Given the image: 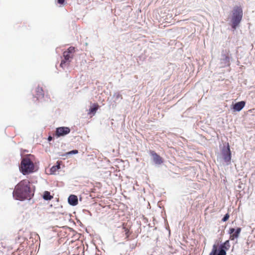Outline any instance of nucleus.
Masks as SVG:
<instances>
[{"mask_svg": "<svg viewBox=\"0 0 255 255\" xmlns=\"http://www.w3.org/2000/svg\"><path fill=\"white\" fill-rule=\"evenodd\" d=\"M19 169L23 175L31 173L34 170V163L28 157H23L21 160Z\"/></svg>", "mask_w": 255, "mask_h": 255, "instance_id": "2", "label": "nucleus"}, {"mask_svg": "<svg viewBox=\"0 0 255 255\" xmlns=\"http://www.w3.org/2000/svg\"><path fill=\"white\" fill-rule=\"evenodd\" d=\"M229 53L230 51L228 50H223L222 51V58L221 59L222 62L224 63L223 66H227L230 65V57H229Z\"/></svg>", "mask_w": 255, "mask_h": 255, "instance_id": "8", "label": "nucleus"}, {"mask_svg": "<svg viewBox=\"0 0 255 255\" xmlns=\"http://www.w3.org/2000/svg\"><path fill=\"white\" fill-rule=\"evenodd\" d=\"M229 217H230V215L228 213H227L225 215L224 218L222 219V221L223 222H226L227 220H228Z\"/></svg>", "mask_w": 255, "mask_h": 255, "instance_id": "17", "label": "nucleus"}, {"mask_svg": "<svg viewBox=\"0 0 255 255\" xmlns=\"http://www.w3.org/2000/svg\"><path fill=\"white\" fill-rule=\"evenodd\" d=\"M221 152L225 161L230 162L231 159V152L229 143H227V146L223 148Z\"/></svg>", "mask_w": 255, "mask_h": 255, "instance_id": "6", "label": "nucleus"}, {"mask_svg": "<svg viewBox=\"0 0 255 255\" xmlns=\"http://www.w3.org/2000/svg\"><path fill=\"white\" fill-rule=\"evenodd\" d=\"M150 154L152 156L153 161L155 164L159 165L163 163V161L162 158L154 151H150Z\"/></svg>", "mask_w": 255, "mask_h": 255, "instance_id": "10", "label": "nucleus"}, {"mask_svg": "<svg viewBox=\"0 0 255 255\" xmlns=\"http://www.w3.org/2000/svg\"><path fill=\"white\" fill-rule=\"evenodd\" d=\"M65 2V0H58V3L60 4H63Z\"/></svg>", "mask_w": 255, "mask_h": 255, "instance_id": "19", "label": "nucleus"}, {"mask_svg": "<svg viewBox=\"0 0 255 255\" xmlns=\"http://www.w3.org/2000/svg\"><path fill=\"white\" fill-rule=\"evenodd\" d=\"M243 15V10L241 6L234 7L231 20L232 27L233 29H236L239 26L242 19Z\"/></svg>", "mask_w": 255, "mask_h": 255, "instance_id": "3", "label": "nucleus"}, {"mask_svg": "<svg viewBox=\"0 0 255 255\" xmlns=\"http://www.w3.org/2000/svg\"><path fill=\"white\" fill-rule=\"evenodd\" d=\"M241 232V228H238L236 231L235 229L230 228L229 231V233L230 234V239L231 240H234L235 239L238 238Z\"/></svg>", "mask_w": 255, "mask_h": 255, "instance_id": "9", "label": "nucleus"}, {"mask_svg": "<svg viewBox=\"0 0 255 255\" xmlns=\"http://www.w3.org/2000/svg\"><path fill=\"white\" fill-rule=\"evenodd\" d=\"M48 140L49 141H51V140H52V136H49L48 137Z\"/></svg>", "mask_w": 255, "mask_h": 255, "instance_id": "20", "label": "nucleus"}, {"mask_svg": "<svg viewBox=\"0 0 255 255\" xmlns=\"http://www.w3.org/2000/svg\"><path fill=\"white\" fill-rule=\"evenodd\" d=\"M68 202L71 205H76L78 202L77 197L74 195H71L68 198Z\"/></svg>", "mask_w": 255, "mask_h": 255, "instance_id": "12", "label": "nucleus"}, {"mask_svg": "<svg viewBox=\"0 0 255 255\" xmlns=\"http://www.w3.org/2000/svg\"><path fill=\"white\" fill-rule=\"evenodd\" d=\"M230 245L229 240L226 241L225 243L222 244L219 250V253L217 254L218 247L216 245H214L212 251L210 253L209 255H226V251L230 249Z\"/></svg>", "mask_w": 255, "mask_h": 255, "instance_id": "5", "label": "nucleus"}, {"mask_svg": "<svg viewBox=\"0 0 255 255\" xmlns=\"http://www.w3.org/2000/svg\"><path fill=\"white\" fill-rule=\"evenodd\" d=\"M246 105V102L245 101H241L238 103H236L233 106V109L235 111L239 112L242 110V109L245 107Z\"/></svg>", "mask_w": 255, "mask_h": 255, "instance_id": "11", "label": "nucleus"}, {"mask_svg": "<svg viewBox=\"0 0 255 255\" xmlns=\"http://www.w3.org/2000/svg\"><path fill=\"white\" fill-rule=\"evenodd\" d=\"M60 168V165H57V166H53L52 168H51V170L52 171H55L56 170V168Z\"/></svg>", "mask_w": 255, "mask_h": 255, "instance_id": "18", "label": "nucleus"}, {"mask_svg": "<svg viewBox=\"0 0 255 255\" xmlns=\"http://www.w3.org/2000/svg\"><path fill=\"white\" fill-rule=\"evenodd\" d=\"M30 182L27 179H24L19 182L15 187L13 191V196L19 200L30 199L34 195L30 188Z\"/></svg>", "mask_w": 255, "mask_h": 255, "instance_id": "1", "label": "nucleus"}, {"mask_svg": "<svg viewBox=\"0 0 255 255\" xmlns=\"http://www.w3.org/2000/svg\"><path fill=\"white\" fill-rule=\"evenodd\" d=\"M72 152H73V153H78V150H74L72 151Z\"/></svg>", "mask_w": 255, "mask_h": 255, "instance_id": "21", "label": "nucleus"}, {"mask_svg": "<svg viewBox=\"0 0 255 255\" xmlns=\"http://www.w3.org/2000/svg\"><path fill=\"white\" fill-rule=\"evenodd\" d=\"M99 108L98 104H94L90 108L88 114L94 115Z\"/></svg>", "mask_w": 255, "mask_h": 255, "instance_id": "14", "label": "nucleus"}, {"mask_svg": "<svg viewBox=\"0 0 255 255\" xmlns=\"http://www.w3.org/2000/svg\"><path fill=\"white\" fill-rule=\"evenodd\" d=\"M43 198L45 200H50L53 198V197L50 195L49 191H46L43 193Z\"/></svg>", "mask_w": 255, "mask_h": 255, "instance_id": "15", "label": "nucleus"}, {"mask_svg": "<svg viewBox=\"0 0 255 255\" xmlns=\"http://www.w3.org/2000/svg\"><path fill=\"white\" fill-rule=\"evenodd\" d=\"M75 51V47L71 46L69 47L66 51L63 52V59L62 60L60 64V66L62 68L64 69L65 68L69 66L71 60L74 56Z\"/></svg>", "mask_w": 255, "mask_h": 255, "instance_id": "4", "label": "nucleus"}, {"mask_svg": "<svg viewBox=\"0 0 255 255\" xmlns=\"http://www.w3.org/2000/svg\"><path fill=\"white\" fill-rule=\"evenodd\" d=\"M36 94L35 96L37 100H39L40 99H42L44 97V93L42 88L38 87L36 89Z\"/></svg>", "mask_w": 255, "mask_h": 255, "instance_id": "13", "label": "nucleus"}, {"mask_svg": "<svg viewBox=\"0 0 255 255\" xmlns=\"http://www.w3.org/2000/svg\"><path fill=\"white\" fill-rule=\"evenodd\" d=\"M70 132V129L68 127H59L56 129L55 135L57 137L64 136Z\"/></svg>", "mask_w": 255, "mask_h": 255, "instance_id": "7", "label": "nucleus"}, {"mask_svg": "<svg viewBox=\"0 0 255 255\" xmlns=\"http://www.w3.org/2000/svg\"><path fill=\"white\" fill-rule=\"evenodd\" d=\"M123 229L124 230V231L125 232L126 237L128 238L129 236V234H128L129 230L125 227H123Z\"/></svg>", "mask_w": 255, "mask_h": 255, "instance_id": "16", "label": "nucleus"}]
</instances>
